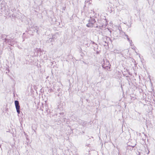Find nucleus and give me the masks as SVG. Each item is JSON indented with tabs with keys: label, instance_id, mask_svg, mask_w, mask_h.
Here are the masks:
<instances>
[{
	"label": "nucleus",
	"instance_id": "6e6552de",
	"mask_svg": "<svg viewBox=\"0 0 155 155\" xmlns=\"http://www.w3.org/2000/svg\"><path fill=\"white\" fill-rule=\"evenodd\" d=\"M94 51H95L96 49H98V45L97 44H95V45H94Z\"/></svg>",
	"mask_w": 155,
	"mask_h": 155
},
{
	"label": "nucleus",
	"instance_id": "c85d7f7f",
	"mask_svg": "<svg viewBox=\"0 0 155 155\" xmlns=\"http://www.w3.org/2000/svg\"><path fill=\"white\" fill-rule=\"evenodd\" d=\"M131 26V25L130 24V25H129V27H130Z\"/></svg>",
	"mask_w": 155,
	"mask_h": 155
},
{
	"label": "nucleus",
	"instance_id": "bb28decb",
	"mask_svg": "<svg viewBox=\"0 0 155 155\" xmlns=\"http://www.w3.org/2000/svg\"><path fill=\"white\" fill-rule=\"evenodd\" d=\"M138 0H134L135 2H137Z\"/></svg>",
	"mask_w": 155,
	"mask_h": 155
},
{
	"label": "nucleus",
	"instance_id": "f257e3e1",
	"mask_svg": "<svg viewBox=\"0 0 155 155\" xmlns=\"http://www.w3.org/2000/svg\"><path fill=\"white\" fill-rule=\"evenodd\" d=\"M107 23L106 18L102 20H97V22L96 24V28H99L100 29L105 28Z\"/></svg>",
	"mask_w": 155,
	"mask_h": 155
},
{
	"label": "nucleus",
	"instance_id": "9b49d317",
	"mask_svg": "<svg viewBox=\"0 0 155 155\" xmlns=\"http://www.w3.org/2000/svg\"><path fill=\"white\" fill-rule=\"evenodd\" d=\"M55 94L58 96L59 97L60 96V92H59L58 93L57 92H56L55 93Z\"/></svg>",
	"mask_w": 155,
	"mask_h": 155
},
{
	"label": "nucleus",
	"instance_id": "6ab92c4d",
	"mask_svg": "<svg viewBox=\"0 0 155 155\" xmlns=\"http://www.w3.org/2000/svg\"><path fill=\"white\" fill-rule=\"evenodd\" d=\"M61 90V89L60 88H57V91L58 92H59Z\"/></svg>",
	"mask_w": 155,
	"mask_h": 155
},
{
	"label": "nucleus",
	"instance_id": "dca6fc26",
	"mask_svg": "<svg viewBox=\"0 0 155 155\" xmlns=\"http://www.w3.org/2000/svg\"><path fill=\"white\" fill-rule=\"evenodd\" d=\"M48 91L50 93V92H52L53 91V90L52 89H49V90H48Z\"/></svg>",
	"mask_w": 155,
	"mask_h": 155
},
{
	"label": "nucleus",
	"instance_id": "423d86ee",
	"mask_svg": "<svg viewBox=\"0 0 155 155\" xmlns=\"http://www.w3.org/2000/svg\"><path fill=\"white\" fill-rule=\"evenodd\" d=\"M54 41V38H50L49 39L46 41L47 43H50Z\"/></svg>",
	"mask_w": 155,
	"mask_h": 155
},
{
	"label": "nucleus",
	"instance_id": "473e14b6",
	"mask_svg": "<svg viewBox=\"0 0 155 155\" xmlns=\"http://www.w3.org/2000/svg\"><path fill=\"white\" fill-rule=\"evenodd\" d=\"M52 45H53V44L52 43L51 44Z\"/></svg>",
	"mask_w": 155,
	"mask_h": 155
},
{
	"label": "nucleus",
	"instance_id": "2f4dec72",
	"mask_svg": "<svg viewBox=\"0 0 155 155\" xmlns=\"http://www.w3.org/2000/svg\"><path fill=\"white\" fill-rule=\"evenodd\" d=\"M142 140H144V139H142Z\"/></svg>",
	"mask_w": 155,
	"mask_h": 155
},
{
	"label": "nucleus",
	"instance_id": "39448f33",
	"mask_svg": "<svg viewBox=\"0 0 155 155\" xmlns=\"http://www.w3.org/2000/svg\"><path fill=\"white\" fill-rule=\"evenodd\" d=\"M15 104L16 107L17 111L18 114H19V106H18L19 102L18 101H15Z\"/></svg>",
	"mask_w": 155,
	"mask_h": 155
},
{
	"label": "nucleus",
	"instance_id": "2eb2a0df",
	"mask_svg": "<svg viewBox=\"0 0 155 155\" xmlns=\"http://www.w3.org/2000/svg\"><path fill=\"white\" fill-rule=\"evenodd\" d=\"M42 107H41L40 108V109L42 111H43V108H44L43 105L42 104Z\"/></svg>",
	"mask_w": 155,
	"mask_h": 155
},
{
	"label": "nucleus",
	"instance_id": "a878e982",
	"mask_svg": "<svg viewBox=\"0 0 155 155\" xmlns=\"http://www.w3.org/2000/svg\"><path fill=\"white\" fill-rule=\"evenodd\" d=\"M64 114V113H63V112H62V113H60V114L61 115H63V114Z\"/></svg>",
	"mask_w": 155,
	"mask_h": 155
},
{
	"label": "nucleus",
	"instance_id": "a211bd4d",
	"mask_svg": "<svg viewBox=\"0 0 155 155\" xmlns=\"http://www.w3.org/2000/svg\"><path fill=\"white\" fill-rule=\"evenodd\" d=\"M25 34V33H23V41H24V38H25V36H24V35Z\"/></svg>",
	"mask_w": 155,
	"mask_h": 155
},
{
	"label": "nucleus",
	"instance_id": "4468645a",
	"mask_svg": "<svg viewBox=\"0 0 155 155\" xmlns=\"http://www.w3.org/2000/svg\"><path fill=\"white\" fill-rule=\"evenodd\" d=\"M128 41L129 42L130 44V45L131 46L132 45V44L133 43L132 41L131 40H130V41Z\"/></svg>",
	"mask_w": 155,
	"mask_h": 155
},
{
	"label": "nucleus",
	"instance_id": "4be33fe9",
	"mask_svg": "<svg viewBox=\"0 0 155 155\" xmlns=\"http://www.w3.org/2000/svg\"><path fill=\"white\" fill-rule=\"evenodd\" d=\"M92 44H94V45H95V44H96L94 41H92Z\"/></svg>",
	"mask_w": 155,
	"mask_h": 155
},
{
	"label": "nucleus",
	"instance_id": "1a4fd4ad",
	"mask_svg": "<svg viewBox=\"0 0 155 155\" xmlns=\"http://www.w3.org/2000/svg\"><path fill=\"white\" fill-rule=\"evenodd\" d=\"M23 134H24V135L25 136V138H26V140H27V141H28V138L27 137V136H26V134L25 133V132H23ZM26 142H27V143H28V141H26Z\"/></svg>",
	"mask_w": 155,
	"mask_h": 155
},
{
	"label": "nucleus",
	"instance_id": "412c9836",
	"mask_svg": "<svg viewBox=\"0 0 155 155\" xmlns=\"http://www.w3.org/2000/svg\"><path fill=\"white\" fill-rule=\"evenodd\" d=\"M92 17H93V18H94V19H95V18H97V17L95 15H94V16Z\"/></svg>",
	"mask_w": 155,
	"mask_h": 155
},
{
	"label": "nucleus",
	"instance_id": "f8f14e48",
	"mask_svg": "<svg viewBox=\"0 0 155 155\" xmlns=\"http://www.w3.org/2000/svg\"><path fill=\"white\" fill-rule=\"evenodd\" d=\"M126 77L127 78L126 79L127 81L128 82V83H129V84H130V83H129V82H130V81H129V80L130 79L128 78L129 77L128 76H126Z\"/></svg>",
	"mask_w": 155,
	"mask_h": 155
},
{
	"label": "nucleus",
	"instance_id": "f3484780",
	"mask_svg": "<svg viewBox=\"0 0 155 155\" xmlns=\"http://www.w3.org/2000/svg\"><path fill=\"white\" fill-rule=\"evenodd\" d=\"M46 110V111L47 113H49V112H50V110L48 109V110Z\"/></svg>",
	"mask_w": 155,
	"mask_h": 155
},
{
	"label": "nucleus",
	"instance_id": "20e7f679",
	"mask_svg": "<svg viewBox=\"0 0 155 155\" xmlns=\"http://www.w3.org/2000/svg\"><path fill=\"white\" fill-rule=\"evenodd\" d=\"M103 63L102 64V67L105 69L108 70L110 69L111 65L109 61L107 59H104L103 60Z\"/></svg>",
	"mask_w": 155,
	"mask_h": 155
},
{
	"label": "nucleus",
	"instance_id": "7ed1b4c3",
	"mask_svg": "<svg viewBox=\"0 0 155 155\" xmlns=\"http://www.w3.org/2000/svg\"><path fill=\"white\" fill-rule=\"evenodd\" d=\"M96 22L95 19L90 16V19L88 21V23L86 25L87 27L89 28H92L95 27L96 28V24L94 23Z\"/></svg>",
	"mask_w": 155,
	"mask_h": 155
},
{
	"label": "nucleus",
	"instance_id": "7c9ffc66",
	"mask_svg": "<svg viewBox=\"0 0 155 155\" xmlns=\"http://www.w3.org/2000/svg\"><path fill=\"white\" fill-rule=\"evenodd\" d=\"M129 74H130V72H129Z\"/></svg>",
	"mask_w": 155,
	"mask_h": 155
},
{
	"label": "nucleus",
	"instance_id": "f03ea898",
	"mask_svg": "<svg viewBox=\"0 0 155 155\" xmlns=\"http://www.w3.org/2000/svg\"><path fill=\"white\" fill-rule=\"evenodd\" d=\"M36 27V26H34L32 25H30L29 26V28L26 31V32H27L28 34L31 35H32V34L35 33L36 31L37 33L38 30H37Z\"/></svg>",
	"mask_w": 155,
	"mask_h": 155
},
{
	"label": "nucleus",
	"instance_id": "cd10ccee",
	"mask_svg": "<svg viewBox=\"0 0 155 155\" xmlns=\"http://www.w3.org/2000/svg\"><path fill=\"white\" fill-rule=\"evenodd\" d=\"M90 145V144H88L87 145H86V146H87L88 147H89Z\"/></svg>",
	"mask_w": 155,
	"mask_h": 155
},
{
	"label": "nucleus",
	"instance_id": "ddd939ff",
	"mask_svg": "<svg viewBox=\"0 0 155 155\" xmlns=\"http://www.w3.org/2000/svg\"><path fill=\"white\" fill-rule=\"evenodd\" d=\"M125 36L127 38V40L128 41H130V38H129L128 37V36L127 35H126L125 34Z\"/></svg>",
	"mask_w": 155,
	"mask_h": 155
},
{
	"label": "nucleus",
	"instance_id": "aec40b11",
	"mask_svg": "<svg viewBox=\"0 0 155 155\" xmlns=\"http://www.w3.org/2000/svg\"><path fill=\"white\" fill-rule=\"evenodd\" d=\"M96 52L97 54H99V52L98 51H97Z\"/></svg>",
	"mask_w": 155,
	"mask_h": 155
},
{
	"label": "nucleus",
	"instance_id": "9d476101",
	"mask_svg": "<svg viewBox=\"0 0 155 155\" xmlns=\"http://www.w3.org/2000/svg\"><path fill=\"white\" fill-rule=\"evenodd\" d=\"M106 40H110V41L112 42V41L111 40V39L109 38V37H108L107 36H106Z\"/></svg>",
	"mask_w": 155,
	"mask_h": 155
},
{
	"label": "nucleus",
	"instance_id": "5701e85b",
	"mask_svg": "<svg viewBox=\"0 0 155 155\" xmlns=\"http://www.w3.org/2000/svg\"><path fill=\"white\" fill-rule=\"evenodd\" d=\"M54 35L53 36H52V37L51 38H54V40H55V38L54 37Z\"/></svg>",
	"mask_w": 155,
	"mask_h": 155
},
{
	"label": "nucleus",
	"instance_id": "0eeeda50",
	"mask_svg": "<svg viewBox=\"0 0 155 155\" xmlns=\"http://www.w3.org/2000/svg\"><path fill=\"white\" fill-rule=\"evenodd\" d=\"M135 145L134 146H130V145H128V146L127 147V149H129L130 150H133V148L134 147Z\"/></svg>",
	"mask_w": 155,
	"mask_h": 155
},
{
	"label": "nucleus",
	"instance_id": "b1692460",
	"mask_svg": "<svg viewBox=\"0 0 155 155\" xmlns=\"http://www.w3.org/2000/svg\"><path fill=\"white\" fill-rule=\"evenodd\" d=\"M65 8V7H63V10H64Z\"/></svg>",
	"mask_w": 155,
	"mask_h": 155
},
{
	"label": "nucleus",
	"instance_id": "393cba45",
	"mask_svg": "<svg viewBox=\"0 0 155 155\" xmlns=\"http://www.w3.org/2000/svg\"><path fill=\"white\" fill-rule=\"evenodd\" d=\"M104 40L105 43H107V41H105V39H104Z\"/></svg>",
	"mask_w": 155,
	"mask_h": 155
},
{
	"label": "nucleus",
	"instance_id": "c756f323",
	"mask_svg": "<svg viewBox=\"0 0 155 155\" xmlns=\"http://www.w3.org/2000/svg\"><path fill=\"white\" fill-rule=\"evenodd\" d=\"M33 130H34V131L35 132V130H34V129H33Z\"/></svg>",
	"mask_w": 155,
	"mask_h": 155
}]
</instances>
